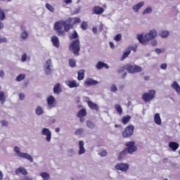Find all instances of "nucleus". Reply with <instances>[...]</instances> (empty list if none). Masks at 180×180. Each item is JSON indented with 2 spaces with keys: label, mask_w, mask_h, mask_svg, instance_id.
Returning a JSON list of instances; mask_svg holds the SVG:
<instances>
[{
  "label": "nucleus",
  "mask_w": 180,
  "mask_h": 180,
  "mask_svg": "<svg viewBox=\"0 0 180 180\" xmlns=\"http://www.w3.org/2000/svg\"><path fill=\"white\" fill-rule=\"evenodd\" d=\"M76 23H81V18L78 17L68 18L65 20L56 21L53 29L57 32L58 36H65V32H70L71 29H74V25Z\"/></svg>",
  "instance_id": "obj_1"
},
{
  "label": "nucleus",
  "mask_w": 180,
  "mask_h": 180,
  "mask_svg": "<svg viewBox=\"0 0 180 180\" xmlns=\"http://www.w3.org/2000/svg\"><path fill=\"white\" fill-rule=\"evenodd\" d=\"M157 37V30H152L149 33L146 34L143 37V34H138L137 39L139 41L143 44V46H146L150 40H153V39H155Z\"/></svg>",
  "instance_id": "obj_2"
},
{
  "label": "nucleus",
  "mask_w": 180,
  "mask_h": 180,
  "mask_svg": "<svg viewBox=\"0 0 180 180\" xmlns=\"http://www.w3.org/2000/svg\"><path fill=\"white\" fill-rule=\"evenodd\" d=\"M124 70H127V71L129 72H130L131 74H134V72H141V71H142V69L140 66L126 65L124 67L120 68L118 70V72H120V73L123 72V71H124Z\"/></svg>",
  "instance_id": "obj_3"
},
{
  "label": "nucleus",
  "mask_w": 180,
  "mask_h": 180,
  "mask_svg": "<svg viewBox=\"0 0 180 180\" xmlns=\"http://www.w3.org/2000/svg\"><path fill=\"white\" fill-rule=\"evenodd\" d=\"M79 44V39L72 41L69 45L70 51H72L73 54L76 56H79V51L81 50V46Z\"/></svg>",
  "instance_id": "obj_4"
},
{
  "label": "nucleus",
  "mask_w": 180,
  "mask_h": 180,
  "mask_svg": "<svg viewBox=\"0 0 180 180\" xmlns=\"http://www.w3.org/2000/svg\"><path fill=\"white\" fill-rule=\"evenodd\" d=\"M134 134V126L129 124L127 126L122 132L123 139H130Z\"/></svg>",
  "instance_id": "obj_5"
},
{
  "label": "nucleus",
  "mask_w": 180,
  "mask_h": 180,
  "mask_svg": "<svg viewBox=\"0 0 180 180\" xmlns=\"http://www.w3.org/2000/svg\"><path fill=\"white\" fill-rule=\"evenodd\" d=\"M14 151L16 153L18 157H20V158H25V160H28L30 162H33V158L32 155H29V153H20V149L19 147L15 146Z\"/></svg>",
  "instance_id": "obj_6"
},
{
  "label": "nucleus",
  "mask_w": 180,
  "mask_h": 180,
  "mask_svg": "<svg viewBox=\"0 0 180 180\" xmlns=\"http://www.w3.org/2000/svg\"><path fill=\"white\" fill-rule=\"evenodd\" d=\"M154 98H155V91L154 90H149L148 92L144 93L142 95V99L146 103L151 102Z\"/></svg>",
  "instance_id": "obj_7"
},
{
  "label": "nucleus",
  "mask_w": 180,
  "mask_h": 180,
  "mask_svg": "<svg viewBox=\"0 0 180 180\" xmlns=\"http://www.w3.org/2000/svg\"><path fill=\"white\" fill-rule=\"evenodd\" d=\"M135 144L136 143L134 141L127 142L125 144L127 147V148H125L127 153H129V154H133V153L137 151V147H136Z\"/></svg>",
  "instance_id": "obj_8"
},
{
  "label": "nucleus",
  "mask_w": 180,
  "mask_h": 180,
  "mask_svg": "<svg viewBox=\"0 0 180 180\" xmlns=\"http://www.w3.org/2000/svg\"><path fill=\"white\" fill-rule=\"evenodd\" d=\"M115 169L117 171H121V172H127L129 171V168H130V165L127 163H117L115 167Z\"/></svg>",
  "instance_id": "obj_9"
},
{
  "label": "nucleus",
  "mask_w": 180,
  "mask_h": 180,
  "mask_svg": "<svg viewBox=\"0 0 180 180\" xmlns=\"http://www.w3.org/2000/svg\"><path fill=\"white\" fill-rule=\"evenodd\" d=\"M98 84L99 82L92 78H87L84 82V85H86L87 86H92L93 85H98Z\"/></svg>",
  "instance_id": "obj_10"
},
{
  "label": "nucleus",
  "mask_w": 180,
  "mask_h": 180,
  "mask_svg": "<svg viewBox=\"0 0 180 180\" xmlns=\"http://www.w3.org/2000/svg\"><path fill=\"white\" fill-rule=\"evenodd\" d=\"M105 12V9L99 6H95L93 8V14L94 15H102Z\"/></svg>",
  "instance_id": "obj_11"
},
{
  "label": "nucleus",
  "mask_w": 180,
  "mask_h": 180,
  "mask_svg": "<svg viewBox=\"0 0 180 180\" xmlns=\"http://www.w3.org/2000/svg\"><path fill=\"white\" fill-rule=\"evenodd\" d=\"M42 135L46 136V141H51V131H49L47 128H44L42 129Z\"/></svg>",
  "instance_id": "obj_12"
},
{
  "label": "nucleus",
  "mask_w": 180,
  "mask_h": 180,
  "mask_svg": "<svg viewBox=\"0 0 180 180\" xmlns=\"http://www.w3.org/2000/svg\"><path fill=\"white\" fill-rule=\"evenodd\" d=\"M65 84L69 88H78L79 86V84L77 83V81L75 80H68L65 82Z\"/></svg>",
  "instance_id": "obj_13"
},
{
  "label": "nucleus",
  "mask_w": 180,
  "mask_h": 180,
  "mask_svg": "<svg viewBox=\"0 0 180 180\" xmlns=\"http://www.w3.org/2000/svg\"><path fill=\"white\" fill-rule=\"evenodd\" d=\"M47 103L50 108H53V106H56V98H54V96H49L47 98Z\"/></svg>",
  "instance_id": "obj_14"
},
{
  "label": "nucleus",
  "mask_w": 180,
  "mask_h": 180,
  "mask_svg": "<svg viewBox=\"0 0 180 180\" xmlns=\"http://www.w3.org/2000/svg\"><path fill=\"white\" fill-rule=\"evenodd\" d=\"M46 70L45 72L46 74V75H49V74H51V60L49 59L48 60H46Z\"/></svg>",
  "instance_id": "obj_15"
},
{
  "label": "nucleus",
  "mask_w": 180,
  "mask_h": 180,
  "mask_svg": "<svg viewBox=\"0 0 180 180\" xmlns=\"http://www.w3.org/2000/svg\"><path fill=\"white\" fill-rule=\"evenodd\" d=\"M87 104L89 108H90V109H92L93 110H96V112L99 110V106H98L96 103H94V102L89 101L87 102Z\"/></svg>",
  "instance_id": "obj_16"
},
{
  "label": "nucleus",
  "mask_w": 180,
  "mask_h": 180,
  "mask_svg": "<svg viewBox=\"0 0 180 180\" xmlns=\"http://www.w3.org/2000/svg\"><path fill=\"white\" fill-rule=\"evenodd\" d=\"M169 147L172 150V151H176L177 148H179V143L171 141L169 143Z\"/></svg>",
  "instance_id": "obj_17"
},
{
  "label": "nucleus",
  "mask_w": 180,
  "mask_h": 180,
  "mask_svg": "<svg viewBox=\"0 0 180 180\" xmlns=\"http://www.w3.org/2000/svg\"><path fill=\"white\" fill-rule=\"evenodd\" d=\"M79 152L78 154L79 155H82V154H85V148H84V141H79Z\"/></svg>",
  "instance_id": "obj_18"
},
{
  "label": "nucleus",
  "mask_w": 180,
  "mask_h": 180,
  "mask_svg": "<svg viewBox=\"0 0 180 180\" xmlns=\"http://www.w3.org/2000/svg\"><path fill=\"white\" fill-rule=\"evenodd\" d=\"M144 6V2L141 1L132 7L134 12H139V10L141 9Z\"/></svg>",
  "instance_id": "obj_19"
},
{
  "label": "nucleus",
  "mask_w": 180,
  "mask_h": 180,
  "mask_svg": "<svg viewBox=\"0 0 180 180\" xmlns=\"http://www.w3.org/2000/svg\"><path fill=\"white\" fill-rule=\"evenodd\" d=\"M51 41L54 46V47H60V41L58 40V37H57L56 36H53L51 37Z\"/></svg>",
  "instance_id": "obj_20"
},
{
  "label": "nucleus",
  "mask_w": 180,
  "mask_h": 180,
  "mask_svg": "<svg viewBox=\"0 0 180 180\" xmlns=\"http://www.w3.org/2000/svg\"><path fill=\"white\" fill-rule=\"evenodd\" d=\"M19 174H22V175H26L27 174V171L24 167H18L15 170V174L19 175Z\"/></svg>",
  "instance_id": "obj_21"
},
{
  "label": "nucleus",
  "mask_w": 180,
  "mask_h": 180,
  "mask_svg": "<svg viewBox=\"0 0 180 180\" xmlns=\"http://www.w3.org/2000/svg\"><path fill=\"white\" fill-rule=\"evenodd\" d=\"M77 74H78V75H77L78 81H82V79H84V78H85V70H80L78 71Z\"/></svg>",
  "instance_id": "obj_22"
},
{
  "label": "nucleus",
  "mask_w": 180,
  "mask_h": 180,
  "mask_svg": "<svg viewBox=\"0 0 180 180\" xmlns=\"http://www.w3.org/2000/svg\"><path fill=\"white\" fill-rule=\"evenodd\" d=\"M172 88L173 89H174V91H176V92H177V94H180V86L178 84V82H174L172 85H171Z\"/></svg>",
  "instance_id": "obj_23"
},
{
  "label": "nucleus",
  "mask_w": 180,
  "mask_h": 180,
  "mask_svg": "<svg viewBox=\"0 0 180 180\" xmlns=\"http://www.w3.org/2000/svg\"><path fill=\"white\" fill-rule=\"evenodd\" d=\"M106 68V70H108L109 68V65H108V64H105L103 62H98L96 65V68L98 70H102V68Z\"/></svg>",
  "instance_id": "obj_24"
},
{
  "label": "nucleus",
  "mask_w": 180,
  "mask_h": 180,
  "mask_svg": "<svg viewBox=\"0 0 180 180\" xmlns=\"http://www.w3.org/2000/svg\"><path fill=\"white\" fill-rule=\"evenodd\" d=\"M86 116V110L85 108H82L77 112V117H85Z\"/></svg>",
  "instance_id": "obj_25"
},
{
  "label": "nucleus",
  "mask_w": 180,
  "mask_h": 180,
  "mask_svg": "<svg viewBox=\"0 0 180 180\" xmlns=\"http://www.w3.org/2000/svg\"><path fill=\"white\" fill-rule=\"evenodd\" d=\"M154 122L155 124H158V126H160L162 122H161V117L160 116L159 113H156L154 117Z\"/></svg>",
  "instance_id": "obj_26"
},
{
  "label": "nucleus",
  "mask_w": 180,
  "mask_h": 180,
  "mask_svg": "<svg viewBox=\"0 0 180 180\" xmlns=\"http://www.w3.org/2000/svg\"><path fill=\"white\" fill-rule=\"evenodd\" d=\"M53 92L54 94H60L61 92V87L60 83H57L55 86L53 87Z\"/></svg>",
  "instance_id": "obj_27"
},
{
  "label": "nucleus",
  "mask_w": 180,
  "mask_h": 180,
  "mask_svg": "<svg viewBox=\"0 0 180 180\" xmlns=\"http://www.w3.org/2000/svg\"><path fill=\"white\" fill-rule=\"evenodd\" d=\"M131 119V117L130 115L124 116L122 118V124H127L129 122H130V120Z\"/></svg>",
  "instance_id": "obj_28"
},
{
  "label": "nucleus",
  "mask_w": 180,
  "mask_h": 180,
  "mask_svg": "<svg viewBox=\"0 0 180 180\" xmlns=\"http://www.w3.org/2000/svg\"><path fill=\"white\" fill-rule=\"evenodd\" d=\"M130 53H131V52H130V50H129L127 48V51H125L124 52L122 56L121 57V61H123V60L127 58V57H129V56H130Z\"/></svg>",
  "instance_id": "obj_29"
},
{
  "label": "nucleus",
  "mask_w": 180,
  "mask_h": 180,
  "mask_svg": "<svg viewBox=\"0 0 180 180\" xmlns=\"http://www.w3.org/2000/svg\"><path fill=\"white\" fill-rule=\"evenodd\" d=\"M78 33L77 32V31H74L69 37V39L70 40H74L75 39H77V40L78 39Z\"/></svg>",
  "instance_id": "obj_30"
},
{
  "label": "nucleus",
  "mask_w": 180,
  "mask_h": 180,
  "mask_svg": "<svg viewBox=\"0 0 180 180\" xmlns=\"http://www.w3.org/2000/svg\"><path fill=\"white\" fill-rule=\"evenodd\" d=\"M5 19H6V14H5V11L0 7V20H5Z\"/></svg>",
  "instance_id": "obj_31"
},
{
  "label": "nucleus",
  "mask_w": 180,
  "mask_h": 180,
  "mask_svg": "<svg viewBox=\"0 0 180 180\" xmlns=\"http://www.w3.org/2000/svg\"><path fill=\"white\" fill-rule=\"evenodd\" d=\"M115 108L118 115H122V113H123V109H122V107L119 104H115Z\"/></svg>",
  "instance_id": "obj_32"
},
{
  "label": "nucleus",
  "mask_w": 180,
  "mask_h": 180,
  "mask_svg": "<svg viewBox=\"0 0 180 180\" xmlns=\"http://www.w3.org/2000/svg\"><path fill=\"white\" fill-rule=\"evenodd\" d=\"M43 108L41 106H38L36 108L35 113L36 115H38V116H40L41 115H43Z\"/></svg>",
  "instance_id": "obj_33"
},
{
  "label": "nucleus",
  "mask_w": 180,
  "mask_h": 180,
  "mask_svg": "<svg viewBox=\"0 0 180 180\" xmlns=\"http://www.w3.org/2000/svg\"><path fill=\"white\" fill-rule=\"evenodd\" d=\"M25 78H26V75L25 74H20L19 75L17 78H16V81L18 82H20V81H23V79H25Z\"/></svg>",
  "instance_id": "obj_34"
},
{
  "label": "nucleus",
  "mask_w": 180,
  "mask_h": 180,
  "mask_svg": "<svg viewBox=\"0 0 180 180\" xmlns=\"http://www.w3.org/2000/svg\"><path fill=\"white\" fill-rule=\"evenodd\" d=\"M82 30H86L88 29V22L86 21H83L80 25Z\"/></svg>",
  "instance_id": "obj_35"
},
{
  "label": "nucleus",
  "mask_w": 180,
  "mask_h": 180,
  "mask_svg": "<svg viewBox=\"0 0 180 180\" xmlns=\"http://www.w3.org/2000/svg\"><path fill=\"white\" fill-rule=\"evenodd\" d=\"M169 34V32L165 30H163L160 33V36L163 38L168 37Z\"/></svg>",
  "instance_id": "obj_36"
},
{
  "label": "nucleus",
  "mask_w": 180,
  "mask_h": 180,
  "mask_svg": "<svg viewBox=\"0 0 180 180\" xmlns=\"http://www.w3.org/2000/svg\"><path fill=\"white\" fill-rule=\"evenodd\" d=\"M69 65L72 68H74L77 67V63L75 62V60L74 59H70L69 60Z\"/></svg>",
  "instance_id": "obj_37"
},
{
  "label": "nucleus",
  "mask_w": 180,
  "mask_h": 180,
  "mask_svg": "<svg viewBox=\"0 0 180 180\" xmlns=\"http://www.w3.org/2000/svg\"><path fill=\"white\" fill-rule=\"evenodd\" d=\"M126 154H127V151L126 150V149H124V150L120 152V153L118 156V160H122V158H123V157H124V155H126Z\"/></svg>",
  "instance_id": "obj_38"
},
{
  "label": "nucleus",
  "mask_w": 180,
  "mask_h": 180,
  "mask_svg": "<svg viewBox=\"0 0 180 180\" xmlns=\"http://www.w3.org/2000/svg\"><path fill=\"white\" fill-rule=\"evenodd\" d=\"M27 37H29V34L27 33V32L26 31H23L21 33V39H22L23 40L27 39Z\"/></svg>",
  "instance_id": "obj_39"
},
{
  "label": "nucleus",
  "mask_w": 180,
  "mask_h": 180,
  "mask_svg": "<svg viewBox=\"0 0 180 180\" xmlns=\"http://www.w3.org/2000/svg\"><path fill=\"white\" fill-rule=\"evenodd\" d=\"M86 126H87V127H89V129H94L95 128V124H94V122H92L91 121L86 122Z\"/></svg>",
  "instance_id": "obj_40"
},
{
  "label": "nucleus",
  "mask_w": 180,
  "mask_h": 180,
  "mask_svg": "<svg viewBox=\"0 0 180 180\" xmlns=\"http://www.w3.org/2000/svg\"><path fill=\"white\" fill-rule=\"evenodd\" d=\"M84 133V129L79 128L75 131L76 136H81Z\"/></svg>",
  "instance_id": "obj_41"
},
{
  "label": "nucleus",
  "mask_w": 180,
  "mask_h": 180,
  "mask_svg": "<svg viewBox=\"0 0 180 180\" xmlns=\"http://www.w3.org/2000/svg\"><path fill=\"white\" fill-rule=\"evenodd\" d=\"M40 175L43 179H49L50 178V175L47 172H42Z\"/></svg>",
  "instance_id": "obj_42"
},
{
  "label": "nucleus",
  "mask_w": 180,
  "mask_h": 180,
  "mask_svg": "<svg viewBox=\"0 0 180 180\" xmlns=\"http://www.w3.org/2000/svg\"><path fill=\"white\" fill-rule=\"evenodd\" d=\"M0 101L2 103H4V102H5L6 101L5 93H4L3 91H0Z\"/></svg>",
  "instance_id": "obj_43"
},
{
  "label": "nucleus",
  "mask_w": 180,
  "mask_h": 180,
  "mask_svg": "<svg viewBox=\"0 0 180 180\" xmlns=\"http://www.w3.org/2000/svg\"><path fill=\"white\" fill-rule=\"evenodd\" d=\"M151 12H153V8H151L150 7H148L143 11V15L151 13Z\"/></svg>",
  "instance_id": "obj_44"
},
{
  "label": "nucleus",
  "mask_w": 180,
  "mask_h": 180,
  "mask_svg": "<svg viewBox=\"0 0 180 180\" xmlns=\"http://www.w3.org/2000/svg\"><path fill=\"white\" fill-rule=\"evenodd\" d=\"M46 8L50 12H54V7H53V6L50 5V4H46Z\"/></svg>",
  "instance_id": "obj_45"
},
{
  "label": "nucleus",
  "mask_w": 180,
  "mask_h": 180,
  "mask_svg": "<svg viewBox=\"0 0 180 180\" xmlns=\"http://www.w3.org/2000/svg\"><path fill=\"white\" fill-rule=\"evenodd\" d=\"M114 40H115V41H120L122 40V34H117L115 37Z\"/></svg>",
  "instance_id": "obj_46"
},
{
  "label": "nucleus",
  "mask_w": 180,
  "mask_h": 180,
  "mask_svg": "<svg viewBox=\"0 0 180 180\" xmlns=\"http://www.w3.org/2000/svg\"><path fill=\"white\" fill-rule=\"evenodd\" d=\"M127 49L128 50H129L130 51V53H131V50L134 52V53H136V51H137V46H129L128 48H127Z\"/></svg>",
  "instance_id": "obj_47"
},
{
  "label": "nucleus",
  "mask_w": 180,
  "mask_h": 180,
  "mask_svg": "<svg viewBox=\"0 0 180 180\" xmlns=\"http://www.w3.org/2000/svg\"><path fill=\"white\" fill-rule=\"evenodd\" d=\"M26 60H27V55L26 53H23L22 56L21 61L22 63H25V61H26Z\"/></svg>",
  "instance_id": "obj_48"
},
{
  "label": "nucleus",
  "mask_w": 180,
  "mask_h": 180,
  "mask_svg": "<svg viewBox=\"0 0 180 180\" xmlns=\"http://www.w3.org/2000/svg\"><path fill=\"white\" fill-rule=\"evenodd\" d=\"M111 92H116L117 91V87L115 84H112L110 87Z\"/></svg>",
  "instance_id": "obj_49"
},
{
  "label": "nucleus",
  "mask_w": 180,
  "mask_h": 180,
  "mask_svg": "<svg viewBox=\"0 0 180 180\" xmlns=\"http://www.w3.org/2000/svg\"><path fill=\"white\" fill-rule=\"evenodd\" d=\"M101 157H106L108 155V152L106 150H103L100 153Z\"/></svg>",
  "instance_id": "obj_50"
},
{
  "label": "nucleus",
  "mask_w": 180,
  "mask_h": 180,
  "mask_svg": "<svg viewBox=\"0 0 180 180\" xmlns=\"http://www.w3.org/2000/svg\"><path fill=\"white\" fill-rule=\"evenodd\" d=\"M1 126L3 127L8 126V121H6V120H2V121H1Z\"/></svg>",
  "instance_id": "obj_51"
},
{
  "label": "nucleus",
  "mask_w": 180,
  "mask_h": 180,
  "mask_svg": "<svg viewBox=\"0 0 180 180\" xmlns=\"http://www.w3.org/2000/svg\"><path fill=\"white\" fill-rule=\"evenodd\" d=\"M19 98L20 99V101H23L25 99V94L20 93L19 94Z\"/></svg>",
  "instance_id": "obj_52"
},
{
  "label": "nucleus",
  "mask_w": 180,
  "mask_h": 180,
  "mask_svg": "<svg viewBox=\"0 0 180 180\" xmlns=\"http://www.w3.org/2000/svg\"><path fill=\"white\" fill-rule=\"evenodd\" d=\"M160 68L162 70H167V64L166 63H162L161 65H160Z\"/></svg>",
  "instance_id": "obj_53"
},
{
  "label": "nucleus",
  "mask_w": 180,
  "mask_h": 180,
  "mask_svg": "<svg viewBox=\"0 0 180 180\" xmlns=\"http://www.w3.org/2000/svg\"><path fill=\"white\" fill-rule=\"evenodd\" d=\"M63 2L68 5V4H72V0H64Z\"/></svg>",
  "instance_id": "obj_54"
},
{
  "label": "nucleus",
  "mask_w": 180,
  "mask_h": 180,
  "mask_svg": "<svg viewBox=\"0 0 180 180\" xmlns=\"http://www.w3.org/2000/svg\"><path fill=\"white\" fill-rule=\"evenodd\" d=\"M4 76H5V72H4V70H0L1 78H4Z\"/></svg>",
  "instance_id": "obj_55"
},
{
  "label": "nucleus",
  "mask_w": 180,
  "mask_h": 180,
  "mask_svg": "<svg viewBox=\"0 0 180 180\" xmlns=\"http://www.w3.org/2000/svg\"><path fill=\"white\" fill-rule=\"evenodd\" d=\"M6 38H1L0 37V43H6Z\"/></svg>",
  "instance_id": "obj_56"
},
{
  "label": "nucleus",
  "mask_w": 180,
  "mask_h": 180,
  "mask_svg": "<svg viewBox=\"0 0 180 180\" xmlns=\"http://www.w3.org/2000/svg\"><path fill=\"white\" fill-rule=\"evenodd\" d=\"M22 180H33V179L29 176H24V178Z\"/></svg>",
  "instance_id": "obj_57"
},
{
  "label": "nucleus",
  "mask_w": 180,
  "mask_h": 180,
  "mask_svg": "<svg viewBox=\"0 0 180 180\" xmlns=\"http://www.w3.org/2000/svg\"><path fill=\"white\" fill-rule=\"evenodd\" d=\"M155 52L157 53V54H160V53H162V51L160 49H156Z\"/></svg>",
  "instance_id": "obj_58"
},
{
  "label": "nucleus",
  "mask_w": 180,
  "mask_h": 180,
  "mask_svg": "<svg viewBox=\"0 0 180 180\" xmlns=\"http://www.w3.org/2000/svg\"><path fill=\"white\" fill-rule=\"evenodd\" d=\"M4 22L0 21V30H2V29H4Z\"/></svg>",
  "instance_id": "obj_59"
},
{
  "label": "nucleus",
  "mask_w": 180,
  "mask_h": 180,
  "mask_svg": "<svg viewBox=\"0 0 180 180\" xmlns=\"http://www.w3.org/2000/svg\"><path fill=\"white\" fill-rule=\"evenodd\" d=\"M110 47H111V49H115V44L112 42H110Z\"/></svg>",
  "instance_id": "obj_60"
},
{
  "label": "nucleus",
  "mask_w": 180,
  "mask_h": 180,
  "mask_svg": "<svg viewBox=\"0 0 180 180\" xmlns=\"http://www.w3.org/2000/svg\"><path fill=\"white\" fill-rule=\"evenodd\" d=\"M4 179V174H2V172L0 171V180Z\"/></svg>",
  "instance_id": "obj_61"
},
{
  "label": "nucleus",
  "mask_w": 180,
  "mask_h": 180,
  "mask_svg": "<svg viewBox=\"0 0 180 180\" xmlns=\"http://www.w3.org/2000/svg\"><path fill=\"white\" fill-rule=\"evenodd\" d=\"M93 32L94 33H98V29L96 27L93 28Z\"/></svg>",
  "instance_id": "obj_62"
},
{
  "label": "nucleus",
  "mask_w": 180,
  "mask_h": 180,
  "mask_svg": "<svg viewBox=\"0 0 180 180\" xmlns=\"http://www.w3.org/2000/svg\"><path fill=\"white\" fill-rule=\"evenodd\" d=\"M144 79H145V81H148V79H150V77L149 76H146L144 77Z\"/></svg>",
  "instance_id": "obj_63"
},
{
  "label": "nucleus",
  "mask_w": 180,
  "mask_h": 180,
  "mask_svg": "<svg viewBox=\"0 0 180 180\" xmlns=\"http://www.w3.org/2000/svg\"><path fill=\"white\" fill-rule=\"evenodd\" d=\"M55 130L56 133H60V128H56Z\"/></svg>",
  "instance_id": "obj_64"
}]
</instances>
